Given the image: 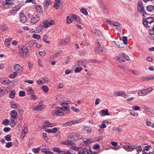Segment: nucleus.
I'll list each match as a JSON object with an SVG mask.
<instances>
[{
  "mask_svg": "<svg viewBox=\"0 0 154 154\" xmlns=\"http://www.w3.org/2000/svg\"><path fill=\"white\" fill-rule=\"evenodd\" d=\"M62 107H57L56 108V110L55 111V114L56 115L61 116L64 115L65 113L69 112L70 109L69 108V103L64 102H60Z\"/></svg>",
  "mask_w": 154,
  "mask_h": 154,
  "instance_id": "1",
  "label": "nucleus"
},
{
  "mask_svg": "<svg viewBox=\"0 0 154 154\" xmlns=\"http://www.w3.org/2000/svg\"><path fill=\"white\" fill-rule=\"evenodd\" d=\"M28 16L29 19L30 23L32 24L36 23L40 20V17L38 15L32 14L28 13Z\"/></svg>",
  "mask_w": 154,
  "mask_h": 154,
  "instance_id": "2",
  "label": "nucleus"
},
{
  "mask_svg": "<svg viewBox=\"0 0 154 154\" xmlns=\"http://www.w3.org/2000/svg\"><path fill=\"white\" fill-rule=\"evenodd\" d=\"M28 46V44H26L25 46L20 47L19 49V54L20 56L23 57L27 55L29 51Z\"/></svg>",
  "mask_w": 154,
  "mask_h": 154,
  "instance_id": "3",
  "label": "nucleus"
},
{
  "mask_svg": "<svg viewBox=\"0 0 154 154\" xmlns=\"http://www.w3.org/2000/svg\"><path fill=\"white\" fill-rule=\"evenodd\" d=\"M143 23L146 27H149L152 23L154 22L153 19L152 17H147L142 20Z\"/></svg>",
  "mask_w": 154,
  "mask_h": 154,
  "instance_id": "4",
  "label": "nucleus"
},
{
  "mask_svg": "<svg viewBox=\"0 0 154 154\" xmlns=\"http://www.w3.org/2000/svg\"><path fill=\"white\" fill-rule=\"evenodd\" d=\"M11 117L10 119L11 122L14 125H15L17 123V121H15V119L17 117V113L16 111L15 110L12 111L10 113Z\"/></svg>",
  "mask_w": 154,
  "mask_h": 154,
  "instance_id": "5",
  "label": "nucleus"
},
{
  "mask_svg": "<svg viewBox=\"0 0 154 154\" xmlns=\"http://www.w3.org/2000/svg\"><path fill=\"white\" fill-rule=\"evenodd\" d=\"M138 12L140 14H142L143 16L145 17L148 15L146 12L145 10V8L144 6L137 8Z\"/></svg>",
  "mask_w": 154,
  "mask_h": 154,
  "instance_id": "6",
  "label": "nucleus"
},
{
  "mask_svg": "<svg viewBox=\"0 0 154 154\" xmlns=\"http://www.w3.org/2000/svg\"><path fill=\"white\" fill-rule=\"evenodd\" d=\"M97 46L96 48L95 49V51L97 54H99L100 53L104 51L105 49L104 48L101 47L100 45L98 42L97 43Z\"/></svg>",
  "mask_w": 154,
  "mask_h": 154,
  "instance_id": "7",
  "label": "nucleus"
},
{
  "mask_svg": "<svg viewBox=\"0 0 154 154\" xmlns=\"http://www.w3.org/2000/svg\"><path fill=\"white\" fill-rule=\"evenodd\" d=\"M70 40V38L69 37H67L65 39H62L59 44L60 46L66 45L69 43Z\"/></svg>",
  "mask_w": 154,
  "mask_h": 154,
  "instance_id": "8",
  "label": "nucleus"
},
{
  "mask_svg": "<svg viewBox=\"0 0 154 154\" xmlns=\"http://www.w3.org/2000/svg\"><path fill=\"white\" fill-rule=\"evenodd\" d=\"M74 14H70L66 17V23L69 24L71 23L74 20Z\"/></svg>",
  "mask_w": 154,
  "mask_h": 154,
  "instance_id": "9",
  "label": "nucleus"
},
{
  "mask_svg": "<svg viewBox=\"0 0 154 154\" xmlns=\"http://www.w3.org/2000/svg\"><path fill=\"white\" fill-rule=\"evenodd\" d=\"M14 68L16 72H21L23 70V68L20 65L18 64H16L14 66Z\"/></svg>",
  "mask_w": 154,
  "mask_h": 154,
  "instance_id": "10",
  "label": "nucleus"
},
{
  "mask_svg": "<svg viewBox=\"0 0 154 154\" xmlns=\"http://www.w3.org/2000/svg\"><path fill=\"white\" fill-rule=\"evenodd\" d=\"M55 1V3L54 5V7L56 9H58L60 7L62 3V0H54Z\"/></svg>",
  "mask_w": 154,
  "mask_h": 154,
  "instance_id": "11",
  "label": "nucleus"
},
{
  "mask_svg": "<svg viewBox=\"0 0 154 154\" xmlns=\"http://www.w3.org/2000/svg\"><path fill=\"white\" fill-rule=\"evenodd\" d=\"M75 122L74 120L68 121L63 123V127H66L72 125H73L75 124Z\"/></svg>",
  "mask_w": 154,
  "mask_h": 154,
  "instance_id": "12",
  "label": "nucleus"
},
{
  "mask_svg": "<svg viewBox=\"0 0 154 154\" xmlns=\"http://www.w3.org/2000/svg\"><path fill=\"white\" fill-rule=\"evenodd\" d=\"M19 16L20 20L21 23H24L26 22V18L23 14L20 13Z\"/></svg>",
  "mask_w": 154,
  "mask_h": 154,
  "instance_id": "13",
  "label": "nucleus"
},
{
  "mask_svg": "<svg viewBox=\"0 0 154 154\" xmlns=\"http://www.w3.org/2000/svg\"><path fill=\"white\" fill-rule=\"evenodd\" d=\"M100 113H101V116H109L110 115L108 112V110L107 109H102L100 112Z\"/></svg>",
  "mask_w": 154,
  "mask_h": 154,
  "instance_id": "14",
  "label": "nucleus"
},
{
  "mask_svg": "<svg viewBox=\"0 0 154 154\" xmlns=\"http://www.w3.org/2000/svg\"><path fill=\"white\" fill-rule=\"evenodd\" d=\"M48 81L47 79L45 78H41L36 81V83L38 85L45 83Z\"/></svg>",
  "mask_w": 154,
  "mask_h": 154,
  "instance_id": "15",
  "label": "nucleus"
},
{
  "mask_svg": "<svg viewBox=\"0 0 154 154\" xmlns=\"http://www.w3.org/2000/svg\"><path fill=\"white\" fill-rule=\"evenodd\" d=\"M0 82L3 85H6L11 82L10 81L5 78L0 79Z\"/></svg>",
  "mask_w": 154,
  "mask_h": 154,
  "instance_id": "16",
  "label": "nucleus"
},
{
  "mask_svg": "<svg viewBox=\"0 0 154 154\" xmlns=\"http://www.w3.org/2000/svg\"><path fill=\"white\" fill-rule=\"evenodd\" d=\"M114 95L116 96H122L123 97H125L126 95L125 93L123 91L117 92H114Z\"/></svg>",
  "mask_w": 154,
  "mask_h": 154,
  "instance_id": "17",
  "label": "nucleus"
},
{
  "mask_svg": "<svg viewBox=\"0 0 154 154\" xmlns=\"http://www.w3.org/2000/svg\"><path fill=\"white\" fill-rule=\"evenodd\" d=\"M45 107V106L41 104L40 105H37L36 107L34 108V110L35 111H41L42 109H43Z\"/></svg>",
  "mask_w": 154,
  "mask_h": 154,
  "instance_id": "18",
  "label": "nucleus"
},
{
  "mask_svg": "<svg viewBox=\"0 0 154 154\" xmlns=\"http://www.w3.org/2000/svg\"><path fill=\"white\" fill-rule=\"evenodd\" d=\"M92 31L96 36H100L102 35L101 32L98 30L94 29L92 30Z\"/></svg>",
  "mask_w": 154,
  "mask_h": 154,
  "instance_id": "19",
  "label": "nucleus"
},
{
  "mask_svg": "<svg viewBox=\"0 0 154 154\" xmlns=\"http://www.w3.org/2000/svg\"><path fill=\"white\" fill-rule=\"evenodd\" d=\"M89 151L87 148H84L82 150V151H79L78 152V154H88Z\"/></svg>",
  "mask_w": 154,
  "mask_h": 154,
  "instance_id": "20",
  "label": "nucleus"
},
{
  "mask_svg": "<svg viewBox=\"0 0 154 154\" xmlns=\"http://www.w3.org/2000/svg\"><path fill=\"white\" fill-rule=\"evenodd\" d=\"M55 125V123H51L47 121H46L45 122V125L48 127H53Z\"/></svg>",
  "mask_w": 154,
  "mask_h": 154,
  "instance_id": "21",
  "label": "nucleus"
},
{
  "mask_svg": "<svg viewBox=\"0 0 154 154\" xmlns=\"http://www.w3.org/2000/svg\"><path fill=\"white\" fill-rule=\"evenodd\" d=\"M138 94L140 96H145L147 94L145 89H143L139 91L138 93Z\"/></svg>",
  "mask_w": 154,
  "mask_h": 154,
  "instance_id": "22",
  "label": "nucleus"
},
{
  "mask_svg": "<svg viewBox=\"0 0 154 154\" xmlns=\"http://www.w3.org/2000/svg\"><path fill=\"white\" fill-rule=\"evenodd\" d=\"M123 147L126 150L128 149H134L135 148V146L134 145H124L123 146Z\"/></svg>",
  "mask_w": 154,
  "mask_h": 154,
  "instance_id": "23",
  "label": "nucleus"
},
{
  "mask_svg": "<svg viewBox=\"0 0 154 154\" xmlns=\"http://www.w3.org/2000/svg\"><path fill=\"white\" fill-rule=\"evenodd\" d=\"M74 17V20H75L77 23L81 24L82 23V21L80 18L77 15L75 14Z\"/></svg>",
  "mask_w": 154,
  "mask_h": 154,
  "instance_id": "24",
  "label": "nucleus"
},
{
  "mask_svg": "<svg viewBox=\"0 0 154 154\" xmlns=\"http://www.w3.org/2000/svg\"><path fill=\"white\" fill-rule=\"evenodd\" d=\"M51 4V0H45L44 2L43 5L44 7L45 8H46Z\"/></svg>",
  "mask_w": 154,
  "mask_h": 154,
  "instance_id": "25",
  "label": "nucleus"
},
{
  "mask_svg": "<svg viewBox=\"0 0 154 154\" xmlns=\"http://www.w3.org/2000/svg\"><path fill=\"white\" fill-rule=\"evenodd\" d=\"M11 40H10L9 39H6L5 40V45L7 47H9L10 46Z\"/></svg>",
  "mask_w": 154,
  "mask_h": 154,
  "instance_id": "26",
  "label": "nucleus"
},
{
  "mask_svg": "<svg viewBox=\"0 0 154 154\" xmlns=\"http://www.w3.org/2000/svg\"><path fill=\"white\" fill-rule=\"evenodd\" d=\"M146 9L149 12H151L154 10V6L152 5H149L146 7Z\"/></svg>",
  "mask_w": 154,
  "mask_h": 154,
  "instance_id": "27",
  "label": "nucleus"
},
{
  "mask_svg": "<svg viewBox=\"0 0 154 154\" xmlns=\"http://www.w3.org/2000/svg\"><path fill=\"white\" fill-rule=\"evenodd\" d=\"M11 123H12L11 122V121H10V120L9 119V121L7 119H5L2 122V124L5 125H7L9 124H10V125H11Z\"/></svg>",
  "mask_w": 154,
  "mask_h": 154,
  "instance_id": "28",
  "label": "nucleus"
},
{
  "mask_svg": "<svg viewBox=\"0 0 154 154\" xmlns=\"http://www.w3.org/2000/svg\"><path fill=\"white\" fill-rule=\"evenodd\" d=\"M15 91L14 90L11 91L9 93V96L11 99L14 98L15 96Z\"/></svg>",
  "mask_w": 154,
  "mask_h": 154,
  "instance_id": "29",
  "label": "nucleus"
},
{
  "mask_svg": "<svg viewBox=\"0 0 154 154\" xmlns=\"http://www.w3.org/2000/svg\"><path fill=\"white\" fill-rule=\"evenodd\" d=\"M53 151L57 153H60L62 152V151L61 150L60 148L57 147H54L53 148Z\"/></svg>",
  "mask_w": 154,
  "mask_h": 154,
  "instance_id": "30",
  "label": "nucleus"
},
{
  "mask_svg": "<svg viewBox=\"0 0 154 154\" xmlns=\"http://www.w3.org/2000/svg\"><path fill=\"white\" fill-rule=\"evenodd\" d=\"M128 111H129L130 114L133 116L137 117L138 115L137 113L134 112L132 110L129 109L128 110Z\"/></svg>",
  "mask_w": 154,
  "mask_h": 154,
  "instance_id": "31",
  "label": "nucleus"
},
{
  "mask_svg": "<svg viewBox=\"0 0 154 154\" xmlns=\"http://www.w3.org/2000/svg\"><path fill=\"white\" fill-rule=\"evenodd\" d=\"M115 44L119 48H122L124 47V45L122 43H120L119 42H114Z\"/></svg>",
  "mask_w": 154,
  "mask_h": 154,
  "instance_id": "32",
  "label": "nucleus"
},
{
  "mask_svg": "<svg viewBox=\"0 0 154 154\" xmlns=\"http://www.w3.org/2000/svg\"><path fill=\"white\" fill-rule=\"evenodd\" d=\"M81 12L85 15H87L88 14V12L87 10L84 8H83L80 10Z\"/></svg>",
  "mask_w": 154,
  "mask_h": 154,
  "instance_id": "33",
  "label": "nucleus"
},
{
  "mask_svg": "<svg viewBox=\"0 0 154 154\" xmlns=\"http://www.w3.org/2000/svg\"><path fill=\"white\" fill-rule=\"evenodd\" d=\"M43 25L45 28H48L50 26L49 22L47 20H45L42 23Z\"/></svg>",
  "mask_w": 154,
  "mask_h": 154,
  "instance_id": "34",
  "label": "nucleus"
},
{
  "mask_svg": "<svg viewBox=\"0 0 154 154\" xmlns=\"http://www.w3.org/2000/svg\"><path fill=\"white\" fill-rule=\"evenodd\" d=\"M28 94L29 95V97L33 100H35L36 99L37 97L36 96L32 93H29Z\"/></svg>",
  "mask_w": 154,
  "mask_h": 154,
  "instance_id": "35",
  "label": "nucleus"
},
{
  "mask_svg": "<svg viewBox=\"0 0 154 154\" xmlns=\"http://www.w3.org/2000/svg\"><path fill=\"white\" fill-rule=\"evenodd\" d=\"M43 91L46 93H47L49 90L48 87L46 85L43 86L42 87Z\"/></svg>",
  "mask_w": 154,
  "mask_h": 154,
  "instance_id": "36",
  "label": "nucleus"
},
{
  "mask_svg": "<svg viewBox=\"0 0 154 154\" xmlns=\"http://www.w3.org/2000/svg\"><path fill=\"white\" fill-rule=\"evenodd\" d=\"M41 150L40 147H38L37 148H34L33 149V152L35 153H38Z\"/></svg>",
  "mask_w": 154,
  "mask_h": 154,
  "instance_id": "37",
  "label": "nucleus"
},
{
  "mask_svg": "<svg viewBox=\"0 0 154 154\" xmlns=\"http://www.w3.org/2000/svg\"><path fill=\"white\" fill-rule=\"evenodd\" d=\"M84 63L83 61L80 60H78L76 63L75 66H82V64Z\"/></svg>",
  "mask_w": 154,
  "mask_h": 154,
  "instance_id": "38",
  "label": "nucleus"
},
{
  "mask_svg": "<svg viewBox=\"0 0 154 154\" xmlns=\"http://www.w3.org/2000/svg\"><path fill=\"white\" fill-rule=\"evenodd\" d=\"M122 41L125 45H127L128 44L127 38L125 36H123L122 38Z\"/></svg>",
  "mask_w": 154,
  "mask_h": 154,
  "instance_id": "39",
  "label": "nucleus"
},
{
  "mask_svg": "<svg viewBox=\"0 0 154 154\" xmlns=\"http://www.w3.org/2000/svg\"><path fill=\"white\" fill-rule=\"evenodd\" d=\"M85 120V119L84 118H81L79 119H78L77 120H74L75 122V124L76 123H80Z\"/></svg>",
  "mask_w": 154,
  "mask_h": 154,
  "instance_id": "40",
  "label": "nucleus"
},
{
  "mask_svg": "<svg viewBox=\"0 0 154 154\" xmlns=\"http://www.w3.org/2000/svg\"><path fill=\"white\" fill-rule=\"evenodd\" d=\"M17 74V72H15L13 74L10 75L9 77L10 78L13 79L16 76Z\"/></svg>",
  "mask_w": 154,
  "mask_h": 154,
  "instance_id": "41",
  "label": "nucleus"
},
{
  "mask_svg": "<svg viewBox=\"0 0 154 154\" xmlns=\"http://www.w3.org/2000/svg\"><path fill=\"white\" fill-rule=\"evenodd\" d=\"M145 90H146V94H147L151 92L153 90V88L152 87H150L146 89H145Z\"/></svg>",
  "mask_w": 154,
  "mask_h": 154,
  "instance_id": "42",
  "label": "nucleus"
},
{
  "mask_svg": "<svg viewBox=\"0 0 154 154\" xmlns=\"http://www.w3.org/2000/svg\"><path fill=\"white\" fill-rule=\"evenodd\" d=\"M5 139L8 141L11 140V136L10 134L6 135L5 136Z\"/></svg>",
  "mask_w": 154,
  "mask_h": 154,
  "instance_id": "43",
  "label": "nucleus"
},
{
  "mask_svg": "<svg viewBox=\"0 0 154 154\" xmlns=\"http://www.w3.org/2000/svg\"><path fill=\"white\" fill-rule=\"evenodd\" d=\"M135 148L137 152H140L142 150V148L139 145L136 146Z\"/></svg>",
  "mask_w": 154,
  "mask_h": 154,
  "instance_id": "44",
  "label": "nucleus"
},
{
  "mask_svg": "<svg viewBox=\"0 0 154 154\" xmlns=\"http://www.w3.org/2000/svg\"><path fill=\"white\" fill-rule=\"evenodd\" d=\"M35 8L36 11L38 12H41L42 11V8L40 6H37Z\"/></svg>",
  "mask_w": 154,
  "mask_h": 154,
  "instance_id": "45",
  "label": "nucleus"
},
{
  "mask_svg": "<svg viewBox=\"0 0 154 154\" xmlns=\"http://www.w3.org/2000/svg\"><path fill=\"white\" fill-rule=\"evenodd\" d=\"M37 63L38 66L40 67H42L43 66L42 64V61L40 59H38L37 61Z\"/></svg>",
  "mask_w": 154,
  "mask_h": 154,
  "instance_id": "46",
  "label": "nucleus"
},
{
  "mask_svg": "<svg viewBox=\"0 0 154 154\" xmlns=\"http://www.w3.org/2000/svg\"><path fill=\"white\" fill-rule=\"evenodd\" d=\"M132 109L134 110H138L140 109V107L138 106H134L132 107Z\"/></svg>",
  "mask_w": 154,
  "mask_h": 154,
  "instance_id": "47",
  "label": "nucleus"
},
{
  "mask_svg": "<svg viewBox=\"0 0 154 154\" xmlns=\"http://www.w3.org/2000/svg\"><path fill=\"white\" fill-rule=\"evenodd\" d=\"M43 40L44 41L46 42V43H48L49 42L48 41H47V36L46 35H44L43 36Z\"/></svg>",
  "mask_w": 154,
  "mask_h": 154,
  "instance_id": "48",
  "label": "nucleus"
},
{
  "mask_svg": "<svg viewBox=\"0 0 154 154\" xmlns=\"http://www.w3.org/2000/svg\"><path fill=\"white\" fill-rule=\"evenodd\" d=\"M137 8L144 6L141 1H139L137 5Z\"/></svg>",
  "mask_w": 154,
  "mask_h": 154,
  "instance_id": "49",
  "label": "nucleus"
},
{
  "mask_svg": "<svg viewBox=\"0 0 154 154\" xmlns=\"http://www.w3.org/2000/svg\"><path fill=\"white\" fill-rule=\"evenodd\" d=\"M19 95L20 97H24L25 96V92L24 91H20L19 92Z\"/></svg>",
  "mask_w": 154,
  "mask_h": 154,
  "instance_id": "50",
  "label": "nucleus"
},
{
  "mask_svg": "<svg viewBox=\"0 0 154 154\" xmlns=\"http://www.w3.org/2000/svg\"><path fill=\"white\" fill-rule=\"evenodd\" d=\"M82 69V68L81 67L76 68L75 69V72L76 73L79 72Z\"/></svg>",
  "mask_w": 154,
  "mask_h": 154,
  "instance_id": "51",
  "label": "nucleus"
},
{
  "mask_svg": "<svg viewBox=\"0 0 154 154\" xmlns=\"http://www.w3.org/2000/svg\"><path fill=\"white\" fill-rule=\"evenodd\" d=\"M70 149L73 150H74L75 151H78L79 150V148L75 146H71L70 147Z\"/></svg>",
  "mask_w": 154,
  "mask_h": 154,
  "instance_id": "52",
  "label": "nucleus"
},
{
  "mask_svg": "<svg viewBox=\"0 0 154 154\" xmlns=\"http://www.w3.org/2000/svg\"><path fill=\"white\" fill-rule=\"evenodd\" d=\"M5 3L7 5H11L12 3L13 0H5Z\"/></svg>",
  "mask_w": 154,
  "mask_h": 154,
  "instance_id": "53",
  "label": "nucleus"
},
{
  "mask_svg": "<svg viewBox=\"0 0 154 154\" xmlns=\"http://www.w3.org/2000/svg\"><path fill=\"white\" fill-rule=\"evenodd\" d=\"M149 33L151 35H154V26H153V27L150 29L149 31Z\"/></svg>",
  "mask_w": 154,
  "mask_h": 154,
  "instance_id": "54",
  "label": "nucleus"
},
{
  "mask_svg": "<svg viewBox=\"0 0 154 154\" xmlns=\"http://www.w3.org/2000/svg\"><path fill=\"white\" fill-rule=\"evenodd\" d=\"M33 37L35 38L39 39L40 38L41 36L39 35L34 34L33 35Z\"/></svg>",
  "mask_w": 154,
  "mask_h": 154,
  "instance_id": "55",
  "label": "nucleus"
},
{
  "mask_svg": "<svg viewBox=\"0 0 154 154\" xmlns=\"http://www.w3.org/2000/svg\"><path fill=\"white\" fill-rule=\"evenodd\" d=\"M84 142L85 144H88L91 143L92 141L91 139H87L85 140H84Z\"/></svg>",
  "mask_w": 154,
  "mask_h": 154,
  "instance_id": "56",
  "label": "nucleus"
},
{
  "mask_svg": "<svg viewBox=\"0 0 154 154\" xmlns=\"http://www.w3.org/2000/svg\"><path fill=\"white\" fill-rule=\"evenodd\" d=\"M102 8H103V9L104 10V12L107 13L108 11L107 10V9L106 8V6L104 5H102Z\"/></svg>",
  "mask_w": 154,
  "mask_h": 154,
  "instance_id": "57",
  "label": "nucleus"
},
{
  "mask_svg": "<svg viewBox=\"0 0 154 154\" xmlns=\"http://www.w3.org/2000/svg\"><path fill=\"white\" fill-rule=\"evenodd\" d=\"M117 60L119 61L120 62L124 63L125 62V60L123 58H122L121 57H117Z\"/></svg>",
  "mask_w": 154,
  "mask_h": 154,
  "instance_id": "58",
  "label": "nucleus"
},
{
  "mask_svg": "<svg viewBox=\"0 0 154 154\" xmlns=\"http://www.w3.org/2000/svg\"><path fill=\"white\" fill-rule=\"evenodd\" d=\"M12 145V143L11 142H9L7 143L5 147L7 148H9L11 147Z\"/></svg>",
  "mask_w": 154,
  "mask_h": 154,
  "instance_id": "59",
  "label": "nucleus"
},
{
  "mask_svg": "<svg viewBox=\"0 0 154 154\" xmlns=\"http://www.w3.org/2000/svg\"><path fill=\"white\" fill-rule=\"evenodd\" d=\"M73 143L72 141L71 140H67L65 142L64 144L66 145H72Z\"/></svg>",
  "mask_w": 154,
  "mask_h": 154,
  "instance_id": "60",
  "label": "nucleus"
},
{
  "mask_svg": "<svg viewBox=\"0 0 154 154\" xmlns=\"http://www.w3.org/2000/svg\"><path fill=\"white\" fill-rule=\"evenodd\" d=\"M112 24V25L116 26H120V24L119 23L116 22L115 21H114L113 23Z\"/></svg>",
  "mask_w": 154,
  "mask_h": 154,
  "instance_id": "61",
  "label": "nucleus"
},
{
  "mask_svg": "<svg viewBox=\"0 0 154 154\" xmlns=\"http://www.w3.org/2000/svg\"><path fill=\"white\" fill-rule=\"evenodd\" d=\"M57 131V129L56 128H54L51 129V133H55Z\"/></svg>",
  "mask_w": 154,
  "mask_h": 154,
  "instance_id": "62",
  "label": "nucleus"
},
{
  "mask_svg": "<svg viewBox=\"0 0 154 154\" xmlns=\"http://www.w3.org/2000/svg\"><path fill=\"white\" fill-rule=\"evenodd\" d=\"M11 107L13 109H16L17 107V104L15 103H12L11 104Z\"/></svg>",
  "mask_w": 154,
  "mask_h": 154,
  "instance_id": "63",
  "label": "nucleus"
},
{
  "mask_svg": "<svg viewBox=\"0 0 154 154\" xmlns=\"http://www.w3.org/2000/svg\"><path fill=\"white\" fill-rule=\"evenodd\" d=\"M147 80L154 79V75H149L146 77Z\"/></svg>",
  "mask_w": 154,
  "mask_h": 154,
  "instance_id": "64",
  "label": "nucleus"
}]
</instances>
